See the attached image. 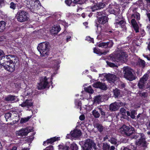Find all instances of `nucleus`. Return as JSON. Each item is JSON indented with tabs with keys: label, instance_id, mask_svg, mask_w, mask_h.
<instances>
[{
	"label": "nucleus",
	"instance_id": "nucleus-1",
	"mask_svg": "<svg viewBox=\"0 0 150 150\" xmlns=\"http://www.w3.org/2000/svg\"><path fill=\"white\" fill-rule=\"evenodd\" d=\"M24 3L30 10L34 13H37L41 7L39 4L40 1L38 0H25Z\"/></svg>",
	"mask_w": 150,
	"mask_h": 150
},
{
	"label": "nucleus",
	"instance_id": "nucleus-2",
	"mask_svg": "<svg viewBox=\"0 0 150 150\" xmlns=\"http://www.w3.org/2000/svg\"><path fill=\"white\" fill-rule=\"evenodd\" d=\"M127 54L122 51L117 52L113 55H110V59L114 62H125L127 61Z\"/></svg>",
	"mask_w": 150,
	"mask_h": 150
},
{
	"label": "nucleus",
	"instance_id": "nucleus-3",
	"mask_svg": "<svg viewBox=\"0 0 150 150\" xmlns=\"http://www.w3.org/2000/svg\"><path fill=\"white\" fill-rule=\"evenodd\" d=\"M49 47V44L48 42L41 43L38 45L37 48L40 52L41 57H45L48 55Z\"/></svg>",
	"mask_w": 150,
	"mask_h": 150
},
{
	"label": "nucleus",
	"instance_id": "nucleus-4",
	"mask_svg": "<svg viewBox=\"0 0 150 150\" xmlns=\"http://www.w3.org/2000/svg\"><path fill=\"white\" fill-rule=\"evenodd\" d=\"M123 73L124 76L127 80L132 81L135 79V77L133 74V70L130 67L127 66L123 68Z\"/></svg>",
	"mask_w": 150,
	"mask_h": 150
},
{
	"label": "nucleus",
	"instance_id": "nucleus-5",
	"mask_svg": "<svg viewBox=\"0 0 150 150\" xmlns=\"http://www.w3.org/2000/svg\"><path fill=\"white\" fill-rule=\"evenodd\" d=\"M18 21L23 22L28 21L29 19L28 13L23 10H20L17 13L16 16Z\"/></svg>",
	"mask_w": 150,
	"mask_h": 150
},
{
	"label": "nucleus",
	"instance_id": "nucleus-6",
	"mask_svg": "<svg viewBox=\"0 0 150 150\" xmlns=\"http://www.w3.org/2000/svg\"><path fill=\"white\" fill-rule=\"evenodd\" d=\"M83 150H91L93 148H96V144L92 139H87L86 140L82 146Z\"/></svg>",
	"mask_w": 150,
	"mask_h": 150
},
{
	"label": "nucleus",
	"instance_id": "nucleus-7",
	"mask_svg": "<svg viewBox=\"0 0 150 150\" xmlns=\"http://www.w3.org/2000/svg\"><path fill=\"white\" fill-rule=\"evenodd\" d=\"M119 131L123 133L127 136H130L134 132V128L131 126H128L125 125H123L119 129Z\"/></svg>",
	"mask_w": 150,
	"mask_h": 150
},
{
	"label": "nucleus",
	"instance_id": "nucleus-8",
	"mask_svg": "<svg viewBox=\"0 0 150 150\" xmlns=\"http://www.w3.org/2000/svg\"><path fill=\"white\" fill-rule=\"evenodd\" d=\"M33 128L31 127H29L25 128H22L19 131H16V136L23 137L26 136L29 132L33 131Z\"/></svg>",
	"mask_w": 150,
	"mask_h": 150
},
{
	"label": "nucleus",
	"instance_id": "nucleus-9",
	"mask_svg": "<svg viewBox=\"0 0 150 150\" xmlns=\"http://www.w3.org/2000/svg\"><path fill=\"white\" fill-rule=\"evenodd\" d=\"M137 147L141 150H144L147 147L146 142L145 141V137L136 142Z\"/></svg>",
	"mask_w": 150,
	"mask_h": 150
},
{
	"label": "nucleus",
	"instance_id": "nucleus-10",
	"mask_svg": "<svg viewBox=\"0 0 150 150\" xmlns=\"http://www.w3.org/2000/svg\"><path fill=\"white\" fill-rule=\"evenodd\" d=\"M40 83L38 84L37 86L38 89H42L47 87L48 82L46 77H42L40 79Z\"/></svg>",
	"mask_w": 150,
	"mask_h": 150
},
{
	"label": "nucleus",
	"instance_id": "nucleus-11",
	"mask_svg": "<svg viewBox=\"0 0 150 150\" xmlns=\"http://www.w3.org/2000/svg\"><path fill=\"white\" fill-rule=\"evenodd\" d=\"M104 2H100L94 4L93 6H90V9L92 12L103 8L105 6Z\"/></svg>",
	"mask_w": 150,
	"mask_h": 150
},
{
	"label": "nucleus",
	"instance_id": "nucleus-12",
	"mask_svg": "<svg viewBox=\"0 0 150 150\" xmlns=\"http://www.w3.org/2000/svg\"><path fill=\"white\" fill-rule=\"evenodd\" d=\"M10 56L9 55H6L1 57L0 58V67L3 66V65H7L6 63H10L11 59Z\"/></svg>",
	"mask_w": 150,
	"mask_h": 150
},
{
	"label": "nucleus",
	"instance_id": "nucleus-13",
	"mask_svg": "<svg viewBox=\"0 0 150 150\" xmlns=\"http://www.w3.org/2000/svg\"><path fill=\"white\" fill-rule=\"evenodd\" d=\"M16 64L10 63L9 65H3V67L6 71L10 72H13L15 71Z\"/></svg>",
	"mask_w": 150,
	"mask_h": 150
},
{
	"label": "nucleus",
	"instance_id": "nucleus-14",
	"mask_svg": "<svg viewBox=\"0 0 150 150\" xmlns=\"http://www.w3.org/2000/svg\"><path fill=\"white\" fill-rule=\"evenodd\" d=\"M93 86L96 88H99L101 90H105L107 89V87L104 83L100 82H97L94 83Z\"/></svg>",
	"mask_w": 150,
	"mask_h": 150
},
{
	"label": "nucleus",
	"instance_id": "nucleus-15",
	"mask_svg": "<svg viewBox=\"0 0 150 150\" xmlns=\"http://www.w3.org/2000/svg\"><path fill=\"white\" fill-rule=\"evenodd\" d=\"M60 28L59 25H54L50 30L52 34H56L60 31Z\"/></svg>",
	"mask_w": 150,
	"mask_h": 150
},
{
	"label": "nucleus",
	"instance_id": "nucleus-16",
	"mask_svg": "<svg viewBox=\"0 0 150 150\" xmlns=\"http://www.w3.org/2000/svg\"><path fill=\"white\" fill-rule=\"evenodd\" d=\"M98 22L101 24H104L108 22L107 17L105 16L99 17L97 19Z\"/></svg>",
	"mask_w": 150,
	"mask_h": 150
},
{
	"label": "nucleus",
	"instance_id": "nucleus-17",
	"mask_svg": "<svg viewBox=\"0 0 150 150\" xmlns=\"http://www.w3.org/2000/svg\"><path fill=\"white\" fill-rule=\"evenodd\" d=\"M131 23L136 32H139V27L138 24L134 18H133L132 19L131 21Z\"/></svg>",
	"mask_w": 150,
	"mask_h": 150
},
{
	"label": "nucleus",
	"instance_id": "nucleus-18",
	"mask_svg": "<svg viewBox=\"0 0 150 150\" xmlns=\"http://www.w3.org/2000/svg\"><path fill=\"white\" fill-rule=\"evenodd\" d=\"M81 135V132L79 130H75L73 132H71V135L72 137L74 138L79 137Z\"/></svg>",
	"mask_w": 150,
	"mask_h": 150
},
{
	"label": "nucleus",
	"instance_id": "nucleus-19",
	"mask_svg": "<svg viewBox=\"0 0 150 150\" xmlns=\"http://www.w3.org/2000/svg\"><path fill=\"white\" fill-rule=\"evenodd\" d=\"M106 79L110 81L113 82L116 79V77L115 75L113 74H108L106 76Z\"/></svg>",
	"mask_w": 150,
	"mask_h": 150
},
{
	"label": "nucleus",
	"instance_id": "nucleus-20",
	"mask_svg": "<svg viewBox=\"0 0 150 150\" xmlns=\"http://www.w3.org/2000/svg\"><path fill=\"white\" fill-rule=\"evenodd\" d=\"M117 102H114L111 104L109 106V109L111 111H115L119 109Z\"/></svg>",
	"mask_w": 150,
	"mask_h": 150
},
{
	"label": "nucleus",
	"instance_id": "nucleus-21",
	"mask_svg": "<svg viewBox=\"0 0 150 150\" xmlns=\"http://www.w3.org/2000/svg\"><path fill=\"white\" fill-rule=\"evenodd\" d=\"M32 103L31 101L27 100L23 102V103L21 104L22 107H27L28 108L31 107L32 105Z\"/></svg>",
	"mask_w": 150,
	"mask_h": 150
},
{
	"label": "nucleus",
	"instance_id": "nucleus-22",
	"mask_svg": "<svg viewBox=\"0 0 150 150\" xmlns=\"http://www.w3.org/2000/svg\"><path fill=\"white\" fill-rule=\"evenodd\" d=\"M59 140V138L58 137L56 138V137H55L53 138H52L50 139H48L47 141L44 142L43 143V145H45V144L46 143H47L48 144L49 143L52 144L55 141L57 140Z\"/></svg>",
	"mask_w": 150,
	"mask_h": 150
},
{
	"label": "nucleus",
	"instance_id": "nucleus-23",
	"mask_svg": "<svg viewBox=\"0 0 150 150\" xmlns=\"http://www.w3.org/2000/svg\"><path fill=\"white\" fill-rule=\"evenodd\" d=\"M144 137V135L142 133H136L134 134L131 138L135 139H138V140H139Z\"/></svg>",
	"mask_w": 150,
	"mask_h": 150
},
{
	"label": "nucleus",
	"instance_id": "nucleus-24",
	"mask_svg": "<svg viewBox=\"0 0 150 150\" xmlns=\"http://www.w3.org/2000/svg\"><path fill=\"white\" fill-rule=\"evenodd\" d=\"M126 112L127 116H130L133 119H134L135 118V115L137 114L136 111L134 110L131 111L130 112L129 111H127Z\"/></svg>",
	"mask_w": 150,
	"mask_h": 150
},
{
	"label": "nucleus",
	"instance_id": "nucleus-25",
	"mask_svg": "<svg viewBox=\"0 0 150 150\" xmlns=\"http://www.w3.org/2000/svg\"><path fill=\"white\" fill-rule=\"evenodd\" d=\"M6 23L4 21H0V32H2L4 31L6 29Z\"/></svg>",
	"mask_w": 150,
	"mask_h": 150
},
{
	"label": "nucleus",
	"instance_id": "nucleus-26",
	"mask_svg": "<svg viewBox=\"0 0 150 150\" xmlns=\"http://www.w3.org/2000/svg\"><path fill=\"white\" fill-rule=\"evenodd\" d=\"M116 25H119L121 27L123 30H126V27L125 25V23L123 20H121L120 21L116 22L115 23Z\"/></svg>",
	"mask_w": 150,
	"mask_h": 150
},
{
	"label": "nucleus",
	"instance_id": "nucleus-27",
	"mask_svg": "<svg viewBox=\"0 0 150 150\" xmlns=\"http://www.w3.org/2000/svg\"><path fill=\"white\" fill-rule=\"evenodd\" d=\"M16 97L15 96L11 95H8L6 97L5 99L6 100L11 101H16Z\"/></svg>",
	"mask_w": 150,
	"mask_h": 150
},
{
	"label": "nucleus",
	"instance_id": "nucleus-28",
	"mask_svg": "<svg viewBox=\"0 0 150 150\" xmlns=\"http://www.w3.org/2000/svg\"><path fill=\"white\" fill-rule=\"evenodd\" d=\"M137 64L139 65L142 68H144L145 66V62L141 59H139L137 62Z\"/></svg>",
	"mask_w": 150,
	"mask_h": 150
},
{
	"label": "nucleus",
	"instance_id": "nucleus-29",
	"mask_svg": "<svg viewBox=\"0 0 150 150\" xmlns=\"http://www.w3.org/2000/svg\"><path fill=\"white\" fill-rule=\"evenodd\" d=\"M9 56H10V59H11L10 63H13L16 64L17 60V57L13 55H9Z\"/></svg>",
	"mask_w": 150,
	"mask_h": 150
},
{
	"label": "nucleus",
	"instance_id": "nucleus-30",
	"mask_svg": "<svg viewBox=\"0 0 150 150\" xmlns=\"http://www.w3.org/2000/svg\"><path fill=\"white\" fill-rule=\"evenodd\" d=\"M95 126L98 130L100 132H103L104 129V127L101 124L99 123L96 124L95 125Z\"/></svg>",
	"mask_w": 150,
	"mask_h": 150
},
{
	"label": "nucleus",
	"instance_id": "nucleus-31",
	"mask_svg": "<svg viewBox=\"0 0 150 150\" xmlns=\"http://www.w3.org/2000/svg\"><path fill=\"white\" fill-rule=\"evenodd\" d=\"M94 103H99L102 102V98L100 95L96 96L94 97L93 100Z\"/></svg>",
	"mask_w": 150,
	"mask_h": 150
},
{
	"label": "nucleus",
	"instance_id": "nucleus-32",
	"mask_svg": "<svg viewBox=\"0 0 150 150\" xmlns=\"http://www.w3.org/2000/svg\"><path fill=\"white\" fill-rule=\"evenodd\" d=\"M88 1L87 0H74L73 2L76 4H82Z\"/></svg>",
	"mask_w": 150,
	"mask_h": 150
},
{
	"label": "nucleus",
	"instance_id": "nucleus-33",
	"mask_svg": "<svg viewBox=\"0 0 150 150\" xmlns=\"http://www.w3.org/2000/svg\"><path fill=\"white\" fill-rule=\"evenodd\" d=\"M148 93L146 92L142 91H139L137 93V95L139 96L142 98H145L148 96Z\"/></svg>",
	"mask_w": 150,
	"mask_h": 150
},
{
	"label": "nucleus",
	"instance_id": "nucleus-34",
	"mask_svg": "<svg viewBox=\"0 0 150 150\" xmlns=\"http://www.w3.org/2000/svg\"><path fill=\"white\" fill-rule=\"evenodd\" d=\"M92 113L93 115L96 118H99L100 116V113L96 110L95 109L93 110L92 112Z\"/></svg>",
	"mask_w": 150,
	"mask_h": 150
},
{
	"label": "nucleus",
	"instance_id": "nucleus-35",
	"mask_svg": "<svg viewBox=\"0 0 150 150\" xmlns=\"http://www.w3.org/2000/svg\"><path fill=\"white\" fill-rule=\"evenodd\" d=\"M58 147L59 150H69V146L66 145H59Z\"/></svg>",
	"mask_w": 150,
	"mask_h": 150
},
{
	"label": "nucleus",
	"instance_id": "nucleus-36",
	"mask_svg": "<svg viewBox=\"0 0 150 150\" xmlns=\"http://www.w3.org/2000/svg\"><path fill=\"white\" fill-rule=\"evenodd\" d=\"M84 89L86 92L91 94H92L94 92V91L92 88L91 86H89L88 87L84 88Z\"/></svg>",
	"mask_w": 150,
	"mask_h": 150
},
{
	"label": "nucleus",
	"instance_id": "nucleus-37",
	"mask_svg": "<svg viewBox=\"0 0 150 150\" xmlns=\"http://www.w3.org/2000/svg\"><path fill=\"white\" fill-rule=\"evenodd\" d=\"M103 150H109L110 146L106 143H104L103 144Z\"/></svg>",
	"mask_w": 150,
	"mask_h": 150
},
{
	"label": "nucleus",
	"instance_id": "nucleus-38",
	"mask_svg": "<svg viewBox=\"0 0 150 150\" xmlns=\"http://www.w3.org/2000/svg\"><path fill=\"white\" fill-rule=\"evenodd\" d=\"M11 111L6 113L5 115V117L6 121L8 120H11Z\"/></svg>",
	"mask_w": 150,
	"mask_h": 150
},
{
	"label": "nucleus",
	"instance_id": "nucleus-39",
	"mask_svg": "<svg viewBox=\"0 0 150 150\" xmlns=\"http://www.w3.org/2000/svg\"><path fill=\"white\" fill-rule=\"evenodd\" d=\"M114 95L115 98H117L120 95V91L117 88L113 90Z\"/></svg>",
	"mask_w": 150,
	"mask_h": 150
},
{
	"label": "nucleus",
	"instance_id": "nucleus-40",
	"mask_svg": "<svg viewBox=\"0 0 150 150\" xmlns=\"http://www.w3.org/2000/svg\"><path fill=\"white\" fill-rule=\"evenodd\" d=\"M31 117V116H30L22 118L21 120V123H23L27 122Z\"/></svg>",
	"mask_w": 150,
	"mask_h": 150
},
{
	"label": "nucleus",
	"instance_id": "nucleus-41",
	"mask_svg": "<svg viewBox=\"0 0 150 150\" xmlns=\"http://www.w3.org/2000/svg\"><path fill=\"white\" fill-rule=\"evenodd\" d=\"M140 15L138 13H137L135 14H132L131 16L132 18H135L137 20H139L140 18Z\"/></svg>",
	"mask_w": 150,
	"mask_h": 150
},
{
	"label": "nucleus",
	"instance_id": "nucleus-42",
	"mask_svg": "<svg viewBox=\"0 0 150 150\" xmlns=\"http://www.w3.org/2000/svg\"><path fill=\"white\" fill-rule=\"evenodd\" d=\"M117 140L115 138H112L108 140V141L110 142L112 144L114 145H116Z\"/></svg>",
	"mask_w": 150,
	"mask_h": 150
},
{
	"label": "nucleus",
	"instance_id": "nucleus-43",
	"mask_svg": "<svg viewBox=\"0 0 150 150\" xmlns=\"http://www.w3.org/2000/svg\"><path fill=\"white\" fill-rule=\"evenodd\" d=\"M144 82L140 80L138 84V86L140 89H143L144 87Z\"/></svg>",
	"mask_w": 150,
	"mask_h": 150
},
{
	"label": "nucleus",
	"instance_id": "nucleus-44",
	"mask_svg": "<svg viewBox=\"0 0 150 150\" xmlns=\"http://www.w3.org/2000/svg\"><path fill=\"white\" fill-rule=\"evenodd\" d=\"M98 46L99 47L106 48L108 47V44L107 42H101L98 45Z\"/></svg>",
	"mask_w": 150,
	"mask_h": 150
},
{
	"label": "nucleus",
	"instance_id": "nucleus-45",
	"mask_svg": "<svg viewBox=\"0 0 150 150\" xmlns=\"http://www.w3.org/2000/svg\"><path fill=\"white\" fill-rule=\"evenodd\" d=\"M97 109H98L102 115L105 117V112L103 109L101 107H98Z\"/></svg>",
	"mask_w": 150,
	"mask_h": 150
},
{
	"label": "nucleus",
	"instance_id": "nucleus-46",
	"mask_svg": "<svg viewBox=\"0 0 150 150\" xmlns=\"http://www.w3.org/2000/svg\"><path fill=\"white\" fill-rule=\"evenodd\" d=\"M70 148L71 150H77L78 148L75 144H72L71 145Z\"/></svg>",
	"mask_w": 150,
	"mask_h": 150
},
{
	"label": "nucleus",
	"instance_id": "nucleus-47",
	"mask_svg": "<svg viewBox=\"0 0 150 150\" xmlns=\"http://www.w3.org/2000/svg\"><path fill=\"white\" fill-rule=\"evenodd\" d=\"M106 62L107 64L111 67L113 68H116L117 67V65L115 64L114 63L109 62L108 61H107Z\"/></svg>",
	"mask_w": 150,
	"mask_h": 150
},
{
	"label": "nucleus",
	"instance_id": "nucleus-48",
	"mask_svg": "<svg viewBox=\"0 0 150 150\" xmlns=\"http://www.w3.org/2000/svg\"><path fill=\"white\" fill-rule=\"evenodd\" d=\"M11 119L12 118L13 119V117L15 118L17 116H18V112L16 111H11Z\"/></svg>",
	"mask_w": 150,
	"mask_h": 150
},
{
	"label": "nucleus",
	"instance_id": "nucleus-49",
	"mask_svg": "<svg viewBox=\"0 0 150 150\" xmlns=\"http://www.w3.org/2000/svg\"><path fill=\"white\" fill-rule=\"evenodd\" d=\"M20 118L18 116H17L15 118L13 117V119L12 118V120H13V123H16L19 120Z\"/></svg>",
	"mask_w": 150,
	"mask_h": 150
},
{
	"label": "nucleus",
	"instance_id": "nucleus-50",
	"mask_svg": "<svg viewBox=\"0 0 150 150\" xmlns=\"http://www.w3.org/2000/svg\"><path fill=\"white\" fill-rule=\"evenodd\" d=\"M34 137L33 136L28 137L25 140L27 142H31L34 139Z\"/></svg>",
	"mask_w": 150,
	"mask_h": 150
},
{
	"label": "nucleus",
	"instance_id": "nucleus-51",
	"mask_svg": "<svg viewBox=\"0 0 150 150\" xmlns=\"http://www.w3.org/2000/svg\"><path fill=\"white\" fill-rule=\"evenodd\" d=\"M144 118V114L143 113H139L137 116V119H143Z\"/></svg>",
	"mask_w": 150,
	"mask_h": 150
},
{
	"label": "nucleus",
	"instance_id": "nucleus-52",
	"mask_svg": "<svg viewBox=\"0 0 150 150\" xmlns=\"http://www.w3.org/2000/svg\"><path fill=\"white\" fill-rule=\"evenodd\" d=\"M147 79V75H144L142 78L140 80H142V81L145 82L146 80Z\"/></svg>",
	"mask_w": 150,
	"mask_h": 150
},
{
	"label": "nucleus",
	"instance_id": "nucleus-53",
	"mask_svg": "<svg viewBox=\"0 0 150 150\" xmlns=\"http://www.w3.org/2000/svg\"><path fill=\"white\" fill-rule=\"evenodd\" d=\"M120 112L122 115H125L126 113V110L124 108H121L120 109Z\"/></svg>",
	"mask_w": 150,
	"mask_h": 150
},
{
	"label": "nucleus",
	"instance_id": "nucleus-54",
	"mask_svg": "<svg viewBox=\"0 0 150 150\" xmlns=\"http://www.w3.org/2000/svg\"><path fill=\"white\" fill-rule=\"evenodd\" d=\"M107 44H108V47H111L113 45V43L112 41H110L107 42Z\"/></svg>",
	"mask_w": 150,
	"mask_h": 150
},
{
	"label": "nucleus",
	"instance_id": "nucleus-55",
	"mask_svg": "<svg viewBox=\"0 0 150 150\" xmlns=\"http://www.w3.org/2000/svg\"><path fill=\"white\" fill-rule=\"evenodd\" d=\"M65 3L68 6H70L72 3V1L71 0H66L65 1Z\"/></svg>",
	"mask_w": 150,
	"mask_h": 150
},
{
	"label": "nucleus",
	"instance_id": "nucleus-56",
	"mask_svg": "<svg viewBox=\"0 0 150 150\" xmlns=\"http://www.w3.org/2000/svg\"><path fill=\"white\" fill-rule=\"evenodd\" d=\"M94 52L97 54L100 55L101 52L99 51L97 49L94 48L93 50Z\"/></svg>",
	"mask_w": 150,
	"mask_h": 150
},
{
	"label": "nucleus",
	"instance_id": "nucleus-57",
	"mask_svg": "<svg viewBox=\"0 0 150 150\" xmlns=\"http://www.w3.org/2000/svg\"><path fill=\"white\" fill-rule=\"evenodd\" d=\"M96 16H97V18H98V16H99L100 17V16H103V15L104 14V13L103 12V11H102V12H97V13H96Z\"/></svg>",
	"mask_w": 150,
	"mask_h": 150
},
{
	"label": "nucleus",
	"instance_id": "nucleus-58",
	"mask_svg": "<svg viewBox=\"0 0 150 150\" xmlns=\"http://www.w3.org/2000/svg\"><path fill=\"white\" fill-rule=\"evenodd\" d=\"M76 105H78V106L80 107V108H81V102L79 101H76L75 102Z\"/></svg>",
	"mask_w": 150,
	"mask_h": 150
},
{
	"label": "nucleus",
	"instance_id": "nucleus-59",
	"mask_svg": "<svg viewBox=\"0 0 150 150\" xmlns=\"http://www.w3.org/2000/svg\"><path fill=\"white\" fill-rule=\"evenodd\" d=\"M10 6V8H12L13 9H14L15 8V5L13 2H11V3Z\"/></svg>",
	"mask_w": 150,
	"mask_h": 150
},
{
	"label": "nucleus",
	"instance_id": "nucleus-60",
	"mask_svg": "<svg viewBox=\"0 0 150 150\" xmlns=\"http://www.w3.org/2000/svg\"><path fill=\"white\" fill-rule=\"evenodd\" d=\"M117 105H118L119 108L121 106H122L124 105L123 103L122 102H117Z\"/></svg>",
	"mask_w": 150,
	"mask_h": 150
},
{
	"label": "nucleus",
	"instance_id": "nucleus-61",
	"mask_svg": "<svg viewBox=\"0 0 150 150\" xmlns=\"http://www.w3.org/2000/svg\"><path fill=\"white\" fill-rule=\"evenodd\" d=\"M45 150H53V146H50L46 148Z\"/></svg>",
	"mask_w": 150,
	"mask_h": 150
},
{
	"label": "nucleus",
	"instance_id": "nucleus-62",
	"mask_svg": "<svg viewBox=\"0 0 150 150\" xmlns=\"http://www.w3.org/2000/svg\"><path fill=\"white\" fill-rule=\"evenodd\" d=\"M79 118L80 120H83L85 119V116L84 115H81L80 116Z\"/></svg>",
	"mask_w": 150,
	"mask_h": 150
},
{
	"label": "nucleus",
	"instance_id": "nucleus-63",
	"mask_svg": "<svg viewBox=\"0 0 150 150\" xmlns=\"http://www.w3.org/2000/svg\"><path fill=\"white\" fill-rule=\"evenodd\" d=\"M5 39V37L4 36H1L0 37V41H3L4 39Z\"/></svg>",
	"mask_w": 150,
	"mask_h": 150
},
{
	"label": "nucleus",
	"instance_id": "nucleus-64",
	"mask_svg": "<svg viewBox=\"0 0 150 150\" xmlns=\"http://www.w3.org/2000/svg\"><path fill=\"white\" fill-rule=\"evenodd\" d=\"M115 147L114 146H112L110 147V150H115Z\"/></svg>",
	"mask_w": 150,
	"mask_h": 150
}]
</instances>
